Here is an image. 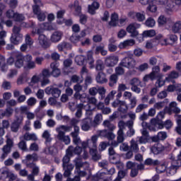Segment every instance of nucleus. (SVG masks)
<instances>
[{"label": "nucleus", "instance_id": "58", "mask_svg": "<svg viewBox=\"0 0 181 181\" xmlns=\"http://www.w3.org/2000/svg\"><path fill=\"white\" fill-rule=\"evenodd\" d=\"M40 26H41V28H38L37 30H36V29L33 30V31H32L33 36H35V35H38L39 36H40V35H43L42 33L45 30V26L43 25V24H41Z\"/></svg>", "mask_w": 181, "mask_h": 181}, {"label": "nucleus", "instance_id": "9", "mask_svg": "<svg viewBox=\"0 0 181 181\" xmlns=\"http://www.w3.org/2000/svg\"><path fill=\"white\" fill-rule=\"evenodd\" d=\"M45 91L47 95L52 94V97H54V98H59L62 94V90L59 89V88H54L53 86L47 87Z\"/></svg>", "mask_w": 181, "mask_h": 181}, {"label": "nucleus", "instance_id": "40", "mask_svg": "<svg viewBox=\"0 0 181 181\" xmlns=\"http://www.w3.org/2000/svg\"><path fill=\"white\" fill-rule=\"evenodd\" d=\"M118 82V76L115 74H112L109 78V86L110 87H114L115 84Z\"/></svg>", "mask_w": 181, "mask_h": 181}, {"label": "nucleus", "instance_id": "13", "mask_svg": "<svg viewBox=\"0 0 181 181\" xmlns=\"http://www.w3.org/2000/svg\"><path fill=\"white\" fill-rule=\"evenodd\" d=\"M83 152V148L80 146L74 147L73 146H69L68 148L66 149V153L67 155H69V156H73V155H81V153Z\"/></svg>", "mask_w": 181, "mask_h": 181}, {"label": "nucleus", "instance_id": "27", "mask_svg": "<svg viewBox=\"0 0 181 181\" xmlns=\"http://www.w3.org/2000/svg\"><path fill=\"white\" fill-rule=\"evenodd\" d=\"M86 141H88L89 148H97V141H98V136L97 135L92 136L90 139H88Z\"/></svg>", "mask_w": 181, "mask_h": 181}, {"label": "nucleus", "instance_id": "31", "mask_svg": "<svg viewBox=\"0 0 181 181\" xmlns=\"http://www.w3.org/2000/svg\"><path fill=\"white\" fill-rule=\"evenodd\" d=\"M89 149V153L91 155L93 160H99L101 158V156L97 153V147H92Z\"/></svg>", "mask_w": 181, "mask_h": 181}, {"label": "nucleus", "instance_id": "33", "mask_svg": "<svg viewBox=\"0 0 181 181\" xmlns=\"http://www.w3.org/2000/svg\"><path fill=\"white\" fill-rule=\"evenodd\" d=\"M152 76L156 79L158 77H163V74H160V68L158 66H156L153 68V71L150 73Z\"/></svg>", "mask_w": 181, "mask_h": 181}, {"label": "nucleus", "instance_id": "42", "mask_svg": "<svg viewBox=\"0 0 181 181\" xmlns=\"http://www.w3.org/2000/svg\"><path fill=\"white\" fill-rule=\"evenodd\" d=\"M117 110L119 112H122V114H126L127 111H128V105H127V102L123 100Z\"/></svg>", "mask_w": 181, "mask_h": 181}, {"label": "nucleus", "instance_id": "55", "mask_svg": "<svg viewBox=\"0 0 181 181\" xmlns=\"http://www.w3.org/2000/svg\"><path fill=\"white\" fill-rule=\"evenodd\" d=\"M69 8L70 9H73L74 8H75L76 11L78 13H80V11H81V7L78 5V1H75L74 4H69Z\"/></svg>", "mask_w": 181, "mask_h": 181}, {"label": "nucleus", "instance_id": "19", "mask_svg": "<svg viewBox=\"0 0 181 181\" xmlns=\"http://www.w3.org/2000/svg\"><path fill=\"white\" fill-rule=\"evenodd\" d=\"M50 68L52 69V75L54 77H59L60 76V69H59V63L57 62H52L50 64Z\"/></svg>", "mask_w": 181, "mask_h": 181}, {"label": "nucleus", "instance_id": "59", "mask_svg": "<svg viewBox=\"0 0 181 181\" xmlns=\"http://www.w3.org/2000/svg\"><path fill=\"white\" fill-rule=\"evenodd\" d=\"M127 176L126 170H119L117 174V177L115 180V181H121V179H124Z\"/></svg>", "mask_w": 181, "mask_h": 181}, {"label": "nucleus", "instance_id": "6", "mask_svg": "<svg viewBox=\"0 0 181 181\" xmlns=\"http://www.w3.org/2000/svg\"><path fill=\"white\" fill-rule=\"evenodd\" d=\"M125 123H124V120H121L118 122V131H117V141L118 144H122L124 141H125V134H124V128Z\"/></svg>", "mask_w": 181, "mask_h": 181}, {"label": "nucleus", "instance_id": "61", "mask_svg": "<svg viewBox=\"0 0 181 181\" xmlns=\"http://www.w3.org/2000/svg\"><path fill=\"white\" fill-rule=\"evenodd\" d=\"M129 106L132 110L136 107V103H138V100H136V96H133L132 98H131L129 100Z\"/></svg>", "mask_w": 181, "mask_h": 181}, {"label": "nucleus", "instance_id": "34", "mask_svg": "<svg viewBox=\"0 0 181 181\" xmlns=\"http://www.w3.org/2000/svg\"><path fill=\"white\" fill-rule=\"evenodd\" d=\"M118 25V14L113 13L110 16V21L109 22V26H117Z\"/></svg>", "mask_w": 181, "mask_h": 181}, {"label": "nucleus", "instance_id": "39", "mask_svg": "<svg viewBox=\"0 0 181 181\" xmlns=\"http://www.w3.org/2000/svg\"><path fill=\"white\" fill-rule=\"evenodd\" d=\"M95 69L96 71H103L105 69L104 62L101 59L96 60Z\"/></svg>", "mask_w": 181, "mask_h": 181}, {"label": "nucleus", "instance_id": "26", "mask_svg": "<svg viewBox=\"0 0 181 181\" xmlns=\"http://www.w3.org/2000/svg\"><path fill=\"white\" fill-rule=\"evenodd\" d=\"M179 77V72L176 71H173L170 74H168V76L165 77V81H168L171 83H175V79Z\"/></svg>", "mask_w": 181, "mask_h": 181}, {"label": "nucleus", "instance_id": "54", "mask_svg": "<svg viewBox=\"0 0 181 181\" xmlns=\"http://www.w3.org/2000/svg\"><path fill=\"white\" fill-rule=\"evenodd\" d=\"M74 163H75V170H79L81 168H83L84 166V165H86V163H83L81 162V160L78 158H76L74 160Z\"/></svg>", "mask_w": 181, "mask_h": 181}, {"label": "nucleus", "instance_id": "35", "mask_svg": "<svg viewBox=\"0 0 181 181\" xmlns=\"http://www.w3.org/2000/svg\"><path fill=\"white\" fill-rule=\"evenodd\" d=\"M74 96L76 100H80L81 103H87V100H88L86 93L80 94V93H75Z\"/></svg>", "mask_w": 181, "mask_h": 181}, {"label": "nucleus", "instance_id": "30", "mask_svg": "<svg viewBox=\"0 0 181 181\" xmlns=\"http://www.w3.org/2000/svg\"><path fill=\"white\" fill-rule=\"evenodd\" d=\"M100 8V4L98 2L94 1L91 5L88 6V12L90 15H95V11Z\"/></svg>", "mask_w": 181, "mask_h": 181}, {"label": "nucleus", "instance_id": "57", "mask_svg": "<svg viewBox=\"0 0 181 181\" xmlns=\"http://www.w3.org/2000/svg\"><path fill=\"white\" fill-rule=\"evenodd\" d=\"M129 84L130 86H132V87L135 86H139L140 87H142L141 82L139 80V78H134L130 80L129 81Z\"/></svg>", "mask_w": 181, "mask_h": 181}, {"label": "nucleus", "instance_id": "5", "mask_svg": "<svg viewBox=\"0 0 181 181\" xmlns=\"http://www.w3.org/2000/svg\"><path fill=\"white\" fill-rule=\"evenodd\" d=\"M181 166V156H179L177 160L171 161V165L167 168V175L173 176L177 170V168Z\"/></svg>", "mask_w": 181, "mask_h": 181}, {"label": "nucleus", "instance_id": "20", "mask_svg": "<svg viewBox=\"0 0 181 181\" xmlns=\"http://www.w3.org/2000/svg\"><path fill=\"white\" fill-rule=\"evenodd\" d=\"M62 37H63V33L62 31H55L52 34L50 40L53 43H57L62 40Z\"/></svg>", "mask_w": 181, "mask_h": 181}, {"label": "nucleus", "instance_id": "64", "mask_svg": "<svg viewBox=\"0 0 181 181\" xmlns=\"http://www.w3.org/2000/svg\"><path fill=\"white\" fill-rule=\"evenodd\" d=\"M129 90V87L127 86L125 83H119L117 87V90L119 92L127 91Z\"/></svg>", "mask_w": 181, "mask_h": 181}, {"label": "nucleus", "instance_id": "56", "mask_svg": "<svg viewBox=\"0 0 181 181\" xmlns=\"http://www.w3.org/2000/svg\"><path fill=\"white\" fill-rule=\"evenodd\" d=\"M156 22L155 21V19L152 18H147V20L145 22V25L146 26H147V28H153V26H155Z\"/></svg>", "mask_w": 181, "mask_h": 181}, {"label": "nucleus", "instance_id": "15", "mask_svg": "<svg viewBox=\"0 0 181 181\" xmlns=\"http://www.w3.org/2000/svg\"><path fill=\"white\" fill-rule=\"evenodd\" d=\"M95 81L98 84H106V83H108L107 74L103 71L98 72L95 76Z\"/></svg>", "mask_w": 181, "mask_h": 181}, {"label": "nucleus", "instance_id": "37", "mask_svg": "<svg viewBox=\"0 0 181 181\" xmlns=\"http://www.w3.org/2000/svg\"><path fill=\"white\" fill-rule=\"evenodd\" d=\"M103 125L105 128H107L109 130V132H112V131L117 128V127H115L114 124L111 123L110 120H105L103 122Z\"/></svg>", "mask_w": 181, "mask_h": 181}, {"label": "nucleus", "instance_id": "23", "mask_svg": "<svg viewBox=\"0 0 181 181\" xmlns=\"http://www.w3.org/2000/svg\"><path fill=\"white\" fill-rule=\"evenodd\" d=\"M135 45V40H126L119 43V49H127V47H131Z\"/></svg>", "mask_w": 181, "mask_h": 181}, {"label": "nucleus", "instance_id": "60", "mask_svg": "<svg viewBox=\"0 0 181 181\" xmlns=\"http://www.w3.org/2000/svg\"><path fill=\"white\" fill-rule=\"evenodd\" d=\"M157 39H159L160 44L162 46H167V45H169V42H168V38H164L163 39V35H158L157 36Z\"/></svg>", "mask_w": 181, "mask_h": 181}, {"label": "nucleus", "instance_id": "25", "mask_svg": "<svg viewBox=\"0 0 181 181\" xmlns=\"http://www.w3.org/2000/svg\"><path fill=\"white\" fill-rule=\"evenodd\" d=\"M25 165L30 169H33L32 170L33 175H35V176H37V175H39V172H40V169L39 168V166L36 165V163H26Z\"/></svg>", "mask_w": 181, "mask_h": 181}, {"label": "nucleus", "instance_id": "18", "mask_svg": "<svg viewBox=\"0 0 181 181\" xmlns=\"http://www.w3.org/2000/svg\"><path fill=\"white\" fill-rule=\"evenodd\" d=\"M16 61L15 62V66L17 69H21L23 67V55L21 52H16L14 54Z\"/></svg>", "mask_w": 181, "mask_h": 181}, {"label": "nucleus", "instance_id": "17", "mask_svg": "<svg viewBox=\"0 0 181 181\" xmlns=\"http://www.w3.org/2000/svg\"><path fill=\"white\" fill-rule=\"evenodd\" d=\"M151 151L154 155H159V153L165 151V146L161 144L157 143L151 148Z\"/></svg>", "mask_w": 181, "mask_h": 181}, {"label": "nucleus", "instance_id": "45", "mask_svg": "<svg viewBox=\"0 0 181 181\" xmlns=\"http://www.w3.org/2000/svg\"><path fill=\"white\" fill-rule=\"evenodd\" d=\"M122 65H121V62H119L118 66H117L115 69V74L117 76H124L125 74V69L122 68Z\"/></svg>", "mask_w": 181, "mask_h": 181}, {"label": "nucleus", "instance_id": "62", "mask_svg": "<svg viewBox=\"0 0 181 181\" xmlns=\"http://www.w3.org/2000/svg\"><path fill=\"white\" fill-rule=\"evenodd\" d=\"M68 46H69V43L66 42H62L57 45V49L59 52H63V50H64V49H66Z\"/></svg>", "mask_w": 181, "mask_h": 181}, {"label": "nucleus", "instance_id": "52", "mask_svg": "<svg viewBox=\"0 0 181 181\" xmlns=\"http://www.w3.org/2000/svg\"><path fill=\"white\" fill-rule=\"evenodd\" d=\"M172 30L174 33H177L181 30V21H177L172 26Z\"/></svg>", "mask_w": 181, "mask_h": 181}, {"label": "nucleus", "instance_id": "43", "mask_svg": "<svg viewBox=\"0 0 181 181\" xmlns=\"http://www.w3.org/2000/svg\"><path fill=\"white\" fill-rule=\"evenodd\" d=\"M87 85H80V83H77L74 86V90L76 93H80V91H86L87 90Z\"/></svg>", "mask_w": 181, "mask_h": 181}, {"label": "nucleus", "instance_id": "47", "mask_svg": "<svg viewBox=\"0 0 181 181\" xmlns=\"http://www.w3.org/2000/svg\"><path fill=\"white\" fill-rule=\"evenodd\" d=\"M130 149L131 151H132V152H134L135 153L139 151V147L138 146V143H136V141H135V140L134 139L131 141Z\"/></svg>", "mask_w": 181, "mask_h": 181}, {"label": "nucleus", "instance_id": "8", "mask_svg": "<svg viewBox=\"0 0 181 181\" xmlns=\"http://www.w3.org/2000/svg\"><path fill=\"white\" fill-rule=\"evenodd\" d=\"M139 28H141V24L138 23H133L127 26L126 30L128 33H130L131 37H136V36L139 35V33L136 29H139Z\"/></svg>", "mask_w": 181, "mask_h": 181}, {"label": "nucleus", "instance_id": "14", "mask_svg": "<svg viewBox=\"0 0 181 181\" xmlns=\"http://www.w3.org/2000/svg\"><path fill=\"white\" fill-rule=\"evenodd\" d=\"M98 134L99 136L107 138L109 141L115 139V134L112 132H109L107 129L99 130L98 131Z\"/></svg>", "mask_w": 181, "mask_h": 181}, {"label": "nucleus", "instance_id": "38", "mask_svg": "<svg viewBox=\"0 0 181 181\" xmlns=\"http://www.w3.org/2000/svg\"><path fill=\"white\" fill-rule=\"evenodd\" d=\"M93 54V51H89L87 53V62L90 66V69H94V57Z\"/></svg>", "mask_w": 181, "mask_h": 181}, {"label": "nucleus", "instance_id": "41", "mask_svg": "<svg viewBox=\"0 0 181 181\" xmlns=\"http://www.w3.org/2000/svg\"><path fill=\"white\" fill-rule=\"evenodd\" d=\"M132 18H136L139 22H144L145 21V14L142 13H131Z\"/></svg>", "mask_w": 181, "mask_h": 181}, {"label": "nucleus", "instance_id": "36", "mask_svg": "<svg viewBox=\"0 0 181 181\" xmlns=\"http://www.w3.org/2000/svg\"><path fill=\"white\" fill-rule=\"evenodd\" d=\"M155 1L153 0H148L147 1V11H149V12L155 13L158 10V8L156 7V5L154 4Z\"/></svg>", "mask_w": 181, "mask_h": 181}, {"label": "nucleus", "instance_id": "12", "mask_svg": "<svg viewBox=\"0 0 181 181\" xmlns=\"http://www.w3.org/2000/svg\"><path fill=\"white\" fill-rule=\"evenodd\" d=\"M119 58L115 55L107 56L105 59L107 67H114L118 63Z\"/></svg>", "mask_w": 181, "mask_h": 181}, {"label": "nucleus", "instance_id": "2", "mask_svg": "<svg viewBox=\"0 0 181 181\" xmlns=\"http://www.w3.org/2000/svg\"><path fill=\"white\" fill-rule=\"evenodd\" d=\"M35 5L33 6V11L34 15L40 22H43L46 19V12L40 11L41 6H43V3L40 0H33Z\"/></svg>", "mask_w": 181, "mask_h": 181}, {"label": "nucleus", "instance_id": "48", "mask_svg": "<svg viewBox=\"0 0 181 181\" xmlns=\"http://www.w3.org/2000/svg\"><path fill=\"white\" fill-rule=\"evenodd\" d=\"M71 157V156L67 154V150L66 151V155L64 156L63 159H62V168L64 169H66V166H67V165L69 164V163L70 162V158Z\"/></svg>", "mask_w": 181, "mask_h": 181}, {"label": "nucleus", "instance_id": "63", "mask_svg": "<svg viewBox=\"0 0 181 181\" xmlns=\"http://www.w3.org/2000/svg\"><path fill=\"white\" fill-rule=\"evenodd\" d=\"M167 169L166 165L162 164L156 168V172L157 173H163L165 170L167 171Z\"/></svg>", "mask_w": 181, "mask_h": 181}, {"label": "nucleus", "instance_id": "46", "mask_svg": "<svg viewBox=\"0 0 181 181\" xmlns=\"http://www.w3.org/2000/svg\"><path fill=\"white\" fill-rule=\"evenodd\" d=\"M86 61V57L83 55H78L75 57V62L78 66H83Z\"/></svg>", "mask_w": 181, "mask_h": 181}, {"label": "nucleus", "instance_id": "53", "mask_svg": "<svg viewBox=\"0 0 181 181\" xmlns=\"http://www.w3.org/2000/svg\"><path fill=\"white\" fill-rule=\"evenodd\" d=\"M42 26H44L45 30H54L57 29L54 24H49V23H42Z\"/></svg>", "mask_w": 181, "mask_h": 181}, {"label": "nucleus", "instance_id": "22", "mask_svg": "<svg viewBox=\"0 0 181 181\" xmlns=\"http://www.w3.org/2000/svg\"><path fill=\"white\" fill-rule=\"evenodd\" d=\"M156 5H164L167 9H172L173 8V2L170 0H154Z\"/></svg>", "mask_w": 181, "mask_h": 181}, {"label": "nucleus", "instance_id": "21", "mask_svg": "<svg viewBox=\"0 0 181 181\" xmlns=\"http://www.w3.org/2000/svg\"><path fill=\"white\" fill-rule=\"evenodd\" d=\"M20 139H24V141H37V135L35 133L26 132L23 136H20Z\"/></svg>", "mask_w": 181, "mask_h": 181}, {"label": "nucleus", "instance_id": "50", "mask_svg": "<svg viewBox=\"0 0 181 181\" xmlns=\"http://www.w3.org/2000/svg\"><path fill=\"white\" fill-rule=\"evenodd\" d=\"M42 138L45 139V144L46 145H49L50 142H52V139L50 138V133H49V131L45 130L42 134Z\"/></svg>", "mask_w": 181, "mask_h": 181}, {"label": "nucleus", "instance_id": "11", "mask_svg": "<svg viewBox=\"0 0 181 181\" xmlns=\"http://www.w3.org/2000/svg\"><path fill=\"white\" fill-rule=\"evenodd\" d=\"M38 43L42 47V49H49L50 47L51 43L47 39V37L45 35H40L38 37Z\"/></svg>", "mask_w": 181, "mask_h": 181}, {"label": "nucleus", "instance_id": "10", "mask_svg": "<svg viewBox=\"0 0 181 181\" xmlns=\"http://www.w3.org/2000/svg\"><path fill=\"white\" fill-rule=\"evenodd\" d=\"M93 127V119L90 117H86L81 120V128L82 131L87 132L91 129Z\"/></svg>", "mask_w": 181, "mask_h": 181}, {"label": "nucleus", "instance_id": "7", "mask_svg": "<svg viewBox=\"0 0 181 181\" xmlns=\"http://www.w3.org/2000/svg\"><path fill=\"white\" fill-rule=\"evenodd\" d=\"M6 145H5L2 148V154L1 156V160H4L5 158L8 157V156L11 153V148L13 146V141L11 139H8L6 141Z\"/></svg>", "mask_w": 181, "mask_h": 181}, {"label": "nucleus", "instance_id": "3", "mask_svg": "<svg viewBox=\"0 0 181 181\" xmlns=\"http://www.w3.org/2000/svg\"><path fill=\"white\" fill-rule=\"evenodd\" d=\"M77 111L75 113V117L76 118H81L83 117V110H85L86 111V114H90V115L93 114L92 111H94L95 110V107H92L91 105L86 104L84 105L83 103H79L76 105Z\"/></svg>", "mask_w": 181, "mask_h": 181}, {"label": "nucleus", "instance_id": "32", "mask_svg": "<svg viewBox=\"0 0 181 181\" xmlns=\"http://www.w3.org/2000/svg\"><path fill=\"white\" fill-rule=\"evenodd\" d=\"M30 160H33V162H37L39 160V156H37V153H34L33 154H28L25 157V164L29 163Z\"/></svg>", "mask_w": 181, "mask_h": 181}, {"label": "nucleus", "instance_id": "49", "mask_svg": "<svg viewBox=\"0 0 181 181\" xmlns=\"http://www.w3.org/2000/svg\"><path fill=\"white\" fill-rule=\"evenodd\" d=\"M156 35L154 30H148L143 32V37H153Z\"/></svg>", "mask_w": 181, "mask_h": 181}, {"label": "nucleus", "instance_id": "51", "mask_svg": "<svg viewBox=\"0 0 181 181\" xmlns=\"http://www.w3.org/2000/svg\"><path fill=\"white\" fill-rule=\"evenodd\" d=\"M0 67L1 71H6L8 70V66H6V64L5 63V57L2 55H0Z\"/></svg>", "mask_w": 181, "mask_h": 181}, {"label": "nucleus", "instance_id": "24", "mask_svg": "<svg viewBox=\"0 0 181 181\" xmlns=\"http://www.w3.org/2000/svg\"><path fill=\"white\" fill-rule=\"evenodd\" d=\"M158 23L159 26H165L167 23L172 25L173 21L170 18H167L165 16H160L158 19Z\"/></svg>", "mask_w": 181, "mask_h": 181}, {"label": "nucleus", "instance_id": "28", "mask_svg": "<svg viewBox=\"0 0 181 181\" xmlns=\"http://www.w3.org/2000/svg\"><path fill=\"white\" fill-rule=\"evenodd\" d=\"M11 40L13 43V45H19V43L22 42V40H23V35L22 34L12 35L11 37Z\"/></svg>", "mask_w": 181, "mask_h": 181}, {"label": "nucleus", "instance_id": "44", "mask_svg": "<svg viewBox=\"0 0 181 181\" xmlns=\"http://www.w3.org/2000/svg\"><path fill=\"white\" fill-rule=\"evenodd\" d=\"M144 165H146L147 166H156V165H159V160L147 158L144 161Z\"/></svg>", "mask_w": 181, "mask_h": 181}, {"label": "nucleus", "instance_id": "1", "mask_svg": "<svg viewBox=\"0 0 181 181\" xmlns=\"http://www.w3.org/2000/svg\"><path fill=\"white\" fill-rule=\"evenodd\" d=\"M72 129L71 126L67 125H60L56 128V132H57V139L59 141L64 142L65 145H70V142L71 140L70 139V136H66V132H71Z\"/></svg>", "mask_w": 181, "mask_h": 181}, {"label": "nucleus", "instance_id": "29", "mask_svg": "<svg viewBox=\"0 0 181 181\" xmlns=\"http://www.w3.org/2000/svg\"><path fill=\"white\" fill-rule=\"evenodd\" d=\"M101 122H103V114L98 113L95 115L93 121L92 122L93 127L95 128V127H98Z\"/></svg>", "mask_w": 181, "mask_h": 181}, {"label": "nucleus", "instance_id": "16", "mask_svg": "<svg viewBox=\"0 0 181 181\" xmlns=\"http://www.w3.org/2000/svg\"><path fill=\"white\" fill-rule=\"evenodd\" d=\"M71 136L73 138V142L75 145H78L81 142L80 139V127H75V131L71 132Z\"/></svg>", "mask_w": 181, "mask_h": 181}, {"label": "nucleus", "instance_id": "4", "mask_svg": "<svg viewBox=\"0 0 181 181\" xmlns=\"http://www.w3.org/2000/svg\"><path fill=\"white\" fill-rule=\"evenodd\" d=\"M120 66L129 69V70H132L136 67V60L131 57H126L120 62Z\"/></svg>", "mask_w": 181, "mask_h": 181}]
</instances>
